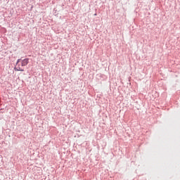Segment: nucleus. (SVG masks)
Wrapping results in <instances>:
<instances>
[{"mask_svg":"<svg viewBox=\"0 0 180 180\" xmlns=\"http://www.w3.org/2000/svg\"><path fill=\"white\" fill-rule=\"evenodd\" d=\"M29 64V58H26L21 60V67H26Z\"/></svg>","mask_w":180,"mask_h":180,"instance_id":"f257e3e1","label":"nucleus"},{"mask_svg":"<svg viewBox=\"0 0 180 180\" xmlns=\"http://www.w3.org/2000/svg\"><path fill=\"white\" fill-rule=\"evenodd\" d=\"M17 65H18V67H20V64H19V63Z\"/></svg>","mask_w":180,"mask_h":180,"instance_id":"20e7f679","label":"nucleus"},{"mask_svg":"<svg viewBox=\"0 0 180 180\" xmlns=\"http://www.w3.org/2000/svg\"><path fill=\"white\" fill-rule=\"evenodd\" d=\"M22 58L18 59L17 62L15 63V65H18L19 64V63H22Z\"/></svg>","mask_w":180,"mask_h":180,"instance_id":"7ed1b4c3","label":"nucleus"},{"mask_svg":"<svg viewBox=\"0 0 180 180\" xmlns=\"http://www.w3.org/2000/svg\"><path fill=\"white\" fill-rule=\"evenodd\" d=\"M14 70L15 71H21V72H23V71H25V69H22V68H20V67L16 68V65H15L14 68Z\"/></svg>","mask_w":180,"mask_h":180,"instance_id":"f03ea898","label":"nucleus"},{"mask_svg":"<svg viewBox=\"0 0 180 180\" xmlns=\"http://www.w3.org/2000/svg\"><path fill=\"white\" fill-rule=\"evenodd\" d=\"M94 15H95V16H96V13H95Z\"/></svg>","mask_w":180,"mask_h":180,"instance_id":"39448f33","label":"nucleus"}]
</instances>
